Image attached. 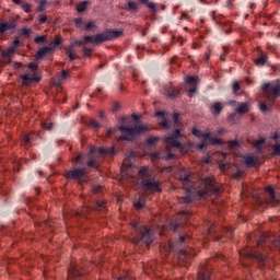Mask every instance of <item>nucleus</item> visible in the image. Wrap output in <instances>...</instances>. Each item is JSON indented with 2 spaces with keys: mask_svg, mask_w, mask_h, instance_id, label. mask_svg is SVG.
Here are the masks:
<instances>
[{
  "mask_svg": "<svg viewBox=\"0 0 280 280\" xmlns=\"http://www.w3.org/2000/svg\"><path fill=\"white\" fill-rule=\"evenodd\" d=\"M66 56H68V58L70 59V61H75L77 59H79V56L75 55L74 49H73V44H71L68 47V50H66Z\"/></svg>",
  "mask_w": 280,
  "mask_h": 280,
  "instance_id": "4be33fe9",
  "label": "nucleus"
},
{
  "mask_svg": "<svg viewBox=\"0 0 280 280\" xmlns=\"http://www.w3.org/2000/svg\"><path fill=\"white\" fill-rule=\"evenodd\" d=\"M89 4H90L89 0L79 2V4H77V7H75L77 13L86 12V10H89Z\"/></svg>",
  "mask_w": 280,
  "mask_h": 280,
  "instance_id": "aec40b11",
  "label": "nucleus"
},
{
  "mask_svg": "<svg viewBox=\"0 0 280 280\" xmlns=\"http://www.w3.org/2000/svg\"><path fill=\"white\" fill-rule=\"evenodd\" d=\"M54 51V47L51 46H44L40 49H38V51H36V58L38 59H43L44 56H46L47 54Z\"/></svg>",
  "mask_w": 280,
  "mask_h": 280,
  "instance_id": "a211bd4d",
  "label": "nucleus"
},
{
  "mask_svg": "<svg viewBox=\"0 0 280 280\" xmlns=\"http://www.w3.org/2000/svg\"><path fill=\"white\" fill-rule=\"evenodd\" d=\"M138 176L141 178H149L151 176V171L149 170V166H139Z\"/></svg>",
  "mask_w": 280,
  "mask_h": 280,
  "instance_id": "6ab92c4d",
  "label": "nucleus"
},
{
  "mask_svg": "<svg viewBox=\"0 0 280 280\" xmlns=\"http://www.w3.org/2000/svg\"><path fill=\"white\" fill-rule=\"evenodd\" d=\"M185 83L190 85V89L187 90V95H189V97H191L192 94L197 93L198 77L197 75H187V77H185Z\"/></svg>",
  "mask_w": 280,
  "mask_h": 280,
  "instance_id": "9d476101",
  "label": "nucleus"
},
{
  "mask_svg": "<svg viewBox=\"0 0 280 280\" xmlns=\"http://www.w3.org/2000/svg\"><path fill=\"white\" fill-rule=\"evenodd\" d=\"M180 137H182L180 129H174L173 135L172 136H167L166 138L178 139Z\"/></svg>",
  "mask_w": 280,
  "mask_h": 280,
  "instance_id": "5fc2aeb1",
  "label": "nucleus"
},
{
  "mask_svg": "<svg viewBox=\"0 0 280 280\" xmlns=\"http://www.w3.org/2000/svg\"><path fill=\"white\" fill-rule=\"evenodd\" d=\"M14 51H15L14 47L7 48V51L5 52H1V56L3 58H11L12 55L14 54Z\"/></svg>",
  "mask_w": 280,
  "mask_h": 280,
  "instance_id": "a19ab883",
  "label": "nucleus"
},
{
  "mask_svg": "<svg viewBox=\"0 0 280 280\" xmlns=\"http://www.w3.org/2000/svg\"><path fill=\"white\" fill-rule=\"evenodd\" d=\"M20 79H22V88L24 86H30L31 83H33L34 81L30 80V75L24 74V75H20Z\"/></svg>",
  "mask_w": 280,
  "mask_h": 280,
  "instance_id": "7c9ffc66",
  "label": "nucleus"
},
{
  "mask_svg": "<svg viewBox=\"0 0 280 280\" xmlns=\"http://www.w3.org/2000/svg\"><path fill=\"white\" fill-rule=\"evenodd\" d=\"M266 243V237L260 236L259 240H257V247H261Z\"/></svg>",
  "mask_w": 280,
  "mask_h": 280,
  "instance_id": "0e129e2a",
  "label": "nucleus"
},
{
  "mask_svg": "<svg viewBox=\"0 0 280 280\" xmlns=\"http://www.w3.org/2000/svg\"><path fill=\"white\" fill-rule=\"evenodd\" d=\"M208 144L221 145L222 144V140H220V138H211V139H208Z\"/></svg>",
  "mask_w": 280,
  "mask_h": 280,
  "instance_id": "49530a36",
  "label": "nucleus"
},
{
  "mask_svg": "<svg viewBox=\"0 0 280 280\" xmlns=\"http://www.w3.org/2000/svg\"><path fill=\"white\" fill-rule=\"evenodd\" d=\"M238 147H240V143L237 140H231L230 142H228V149L230 150H233Z\"/></svg>",
  "mask_w": 280,
  "mask_h": 280,
  "instance_id": "3c124183",
  "label": "nucleus"
},
{
  "mask_svg": "<svg viewBox=\"0 0 280 280\" xmlns=\"http://www.w3.org/2000/svg\"><path fill=\"white\" fill-rule=\"evenodd\" d=\"M219 170L220 172L224 173L230 170V164L219 163Z\"/></svg>",
  "mask_w": 280,
  "mask_h": 280,
  "instance_id": "13d9d810",
  "label": "nucleus"
},
{
  "mask_svg": "<svg viewBox=\"0 0 280 280\" xmlns=\"http://www.w3.org/2000/svg\"><path fill=\"white\" fill-rule=\"evenodd\" d=\"M241 177H243V171L236 170V173H233L232 178L235 180H241Z\"/></svg>",
  "mask_w": 280,
  "mask_h": 280,
  "instance_id": "6e6d98bb",
  "label": "nucleus"
},
{
  "mask_svg": "<svg viewBox=\"0 0 280 280\" xmlns=\"http://www.w3.org/2000/svg\"><path fill=\"white\" fill-rule=\"evenodd\" d=\"M11 31V34L16 31V23L15 22H1L0 23V34L3 35L5 32Z\"/></svg>",
  "mask_w": 280,
  "mask_h": 280,
  "instance_id": "4468645a",
  "label": "nucleus"
},
{
  "mask_svg": "<svg viewBox=\"0 0 280 280\" xmlns=\"http://www.w3.org/2000/svg\"><path fill=\"white\" fill-rule=\"evenodd\" d=\"M158 141H160V138L149 137V138H147L145 143H147V145H154L158 143Z\"/></svg>",
  "mask_w": 280,
  "mask_h": 280,
  "instance_id": "ea45409f",
  "label": "nucleus"
},
{
  "mask_svg": "<svg viewBox=\"0 0 280 280\" xmlns=\"http://www.w3.org/2000/svg\"><path fill=\"white\" fill-rule=\"evenodd\" d=\"M88 127L92 128L95 132H97L101 129V124L94 118H91L88 122Z\"/></svg>",
  "mask_w": 280,
  "mask_h": 280,
  "instance_id": "393cba45",
  "label": "nucleus"
},
{
  "mask_svg": "<svg viewBox=\"0 0 280 280\" xmlns=\"http://www.w3.org/2000/svg\"><path fill=\"white\" fill-rule=\"evenodd\" d=\"M196 188L191 187V188H185V197H182V199L184 200L185 205H191L192 202V191H195Z\"/></svg>",
  "mask_w": 280,
  "mask_h": 280,
  "instance_id": "f3484780",
  "label": "nucleus"
},
{
  "mask_svg": "<svg viewBox=\"0 0 280 280\" xmlns=\"http://www.w3.org/2000/svg\"><path fill=\"white\" fill-rule=\"evenodd\" d=\"M141 188H144V191H150L152 194L162 192V186L160 182H153L152 179L141 180Z\"/></svg>",
  "mask_w": 280,
  "mask_h": 280,
  "instance_id": "1a4fd4ad",
  "label": "nucleus"
},
{
  "mask_svg": "<svg viewBox=\"0 0 280 280\" xmlns=\"http://www.w3.org/2000/svg\"><path fill=\"white\" fill-rule=\"evenodd\" d=\"M83 276L82 271L77 269L74 264H70V268H68V278L71 280H75L77 278H81Z\"/></svg>",
  "mask_w": 280,
  "mask_h": 280,
  "instance_id": "2eb2a0df",
  "label": "nucleus"
},
{
  "mask_svg": "<svg viewBox=\"0 0 280 280\" xmlns=\"http://www.w3.org/2000/svg\"><path fill=\"white\" fill-rule=\"evenodd\" d=\"M117 131H121V133H125L119 136V138H117V142L119 141L135 142L136 138H138L139 135L147 133L151 131V129L144 125H139L136 127L121 125L116 128L106 129V137H110L115 135Z\"/></svg>",
  "mask_w": 280,
  "mask_h": 280,
  "instance_id": "f257e3e1",
  "label": "nucleus"
},
{
  "mask_svg": "<svg viewBox=\"0 0 280 280\" xmlns=\"http://www.w3.org/2000/svg\"><path fill=\"white\" fill-rule=\"evenodd\" d=\"M276 155L280 158V143L273 144L271 156H276Z\"/></svg>",
  "mask_w": 280,
  "mask_h": 280,
  "instance_id": "37998d69",
  "label": "nucleus"
},
{
  "mask_svg": "<svg viewBox=\"0 0 280 280\" xmlns=\"http://www.w3.org/2000/svg\"><path fill=\"white\" fill-rule=\"evenodd\" d=\"M103 192V186L100 184L92 186V194L93 195H101Z\"/></svg>",
  "mask_w": 280,
  "mask_h": 280,
  "instance_id": "58836bf2",
  "label": "nucleus"
},
{
  "mask_svg": "<svg viewBox=\"0 0 280 280\" xmlns=\"http://www.w3.org/2000/svg\"><path fill=\"white\" fill-rule=\"evenodd\" d=\"M246 113H248V104L242 103L236 107V114L244 115Z\"/></svg>",
  "mask_w": 280,
  "mask_h": 280,
  "instance_id": "cd10ccee",
  "label": "nucleus"
},
{
  "mask_svg": "<svg viewBox=\"0 0 280 280\" xmlns=\"http://www.w3.org/2000/svg\"><path fill=\"white\" fill-rule=\"evenodd\" d=\"M139 233L141 236H136L130 238V243L133 245H138L139 243H143L144 246L150 247L152 243H154V232L147 226L139 228Z\"/></svg>",
  "mask_w": 280,
  "mask_h": 280,
  "instance_id": "20e7f679",
  "label": "nucleus"
},
{
  "mask_svg": "<svg viewBox=\"0 0 280 280\" xmlns=\"http://www.w3.org/2000/svg\"><path fill=\"white\" fill-rule=\"evenodd\" d=\"M208 145H209L208 141L201 140V142L198 143L197 149L200 150V151H202V150H203L206 147H208Z\"/></svg>",
  "mask_w": 280,
  "mask_h": 280,
  "instance_id": "bf43d9fd",
  "label": "nucleus"
},
{
  "mask_svg": "<svg viewBox=\"0 0 280 280\" xmlns=\"http://www.w3.org/2000/svg\"><path fill=\"white\" fill-rule=\"evenodd\" d=\"M167 96L171 98L180 97V91L168 90Z\"/></svg>",
  "mask_w": 280,
  "mask_h": 280,
  "instance_id": "c03bdc74",
  "label": "nucleus"
},
{
  "mask_svg": "<svg viewBox=\"0 0 280 280\" xmlns=\"http://www.w3.org/2000/svg\"><path fill=\"white\" fill-rule=\"evenodd\" d=\"M212 113L214 116H219L220 113H222V104H220L219 102L214 103Z\"/></svg>",
  "mask_w": 280,
  "mask_h": 280,
  "instance_id": "72a5a7b5",
  "label": "nucleus"
},
{
  "mask_svg": "<svg viewBox=\"0 0 280 280\" xmlns=\"http://www.w3.org/2000/svg\"><path fill=\"white\" fill-rule=\"evenodd\" d=\"M160 126L163 129L167 130L170 128L167 118H163L162 121L160 122Z\"/></svg>",
  "mask_w": 280,
  "mask_h": 280,
  "instance_id": "052dcab7",
  "label": "nucleus"
},
{
  "mask_svg": "<svg viewBox=\"0 0 280 280\" xmlns=\"http://www.w3.org/2000/svg\"><path fill=\"white\" fill-rule=\"evenodd\" d=\"M165 143H167L168 145H171L173 148H178L179 152H182V153H185V154L187 153L186 147L184 144H182L180 141H177L173 137H166Z\"/></svg>",
  "mask_w": 280,
  "mask_h": 280,
  "instance_id": "f8f14e48",
  "label": "nucleus"
},
{
  "mask_svg": "<svg viewBox=\"0 0 280 280\" xmlns=\"http://www.w3.org/2000/svg\"><path fill=\"white\" fill-rule=\"evenodd\" d=\"M265 192H268V195L270 196V200L267 201L266 205H271L273 207H279L280 201L276 197V189L272 186H268V187L265 188Z\"/></svg>",
  "mask_w": 280,
  "mask_h": 280,
  "instance_id": "9b49d317",
  "label": "nucleus"
},
{
  "mask_svg": "<svg viewBox=\"0 0 280 280\" xmlns=\"http://www.w3.org/2000/svg\"><path fill=\"white\" fill-rule=\"evenodd\" d=\"M22 140H23L24 144H28L31 141V133L24 135Z\"/></svg>",
  "mask_w": 280,
  "mask_h": 280,
  "instance_id": "338daca9",
  "label": "nucleus"
},
{
  "mask_svg": "<svg viewBox=\"0 0 280 280\" xmlns=\"http://www.w3.org/2000/svg\"><path fill=\"white\" fill-rule=\"evenodd\" d=\"M95 205L97 206V211H101V210L105 209L106 201L105 200H97V201H95Z\"/></svg>",
  "mask_w": 280,
  "mask_h": 280,
  "instance_id": "603ef678",
  "label": "nucleus"
},
{
  "mask_svg": "<svg viewBox=\"0 0 280 280\" xmlns=\"http://www.w3.org/2000/svg\"><path fill=\"white\" fill-rule=\"evenodd\" d=\"M71 78V70L66 69L60 71V80L66 81Z\"/></svg>",
  "mask_w": 280,
  "mask_h": 280,
  "instance_id": "2f4dec72",
  "label": "nucleus"
},
{
  "mask_svg": "<svg viewBox=\"0 0 280 280\" xmlns=\"http://www.w3.org/2000/svg\"><path fill=\"white\" fill-rule=\"evenodd\" d=\"M120 107H121V104L114 103V105L112 106V113L116 114Z\"/></svg>",
  "mask_w": 280,
  "mask_h": 280,
  "instance_id": "e2e57ef3",
  "label": "nucleus"
},
{
  "mask_svg": "<svg viewBox=\"0 0 280 280\" xmlns=\"http://www.w3.org/2000/svg\"><path fill=\"white\" fill-rule=\"evenodd\" d=\"M122 35V31H117L116 28H105L103 33H97L94 36H84V42L75 40V45L79 47H81L83 44L101 45L106 42L117 40V38H121Z\"/></svg>",
  "mask_w": 280,
  "mask_h": 280,
  "instance_id": "f03ea898",
  "label": "nucleus"
},
{
  "mask_svg": "<svg viewBox=\"0 0 280 280\" xmlns=\"http://www.w3.org/2000/svg\"><path fill=\"white\" fill-rule=\"evenodd\" d=\"M196 137L203 139L202 141H206V142H208V140L215 139L214 137H211V133H209V132L202 133V135H199Z\"/></svg>",
  "mask_w": 280,
  "mask_h": 280,
  "instance_id": "09e8293b",
  "label": "nucleus"
},
{
  "mask_svg": "<svg viewBox=\"0 0 280 280\" xmlns=\"http://www.w3.org/2000/svg\"><path fill=\"white\" fill-rule=\"evenodd\" d=\"M47 22V15L40 14L38 19V23L45 24Z\"/></svg>",
  "mask_w": 280,
  "mask_h": 280,
  "instance_id": "69168bd1",
  "label": "nucleus"
},
{
  "mask_svg": "<svg viewBox=\"0 0 280 280\" xmlns=\"http://www.w3.org/2000/svg\"><path fill=\"white\" fill-rule=\"evenodd\" d=\"M22 8L24 9L25 13H30L31 12V4L30 3H24Z\"/></svg>",
  "mask_w": 280,
  "mask_h": 280,
  "instance_id": "774afa93",
  "label": "nucleus"
},
{
  "mask_svg": "<svg viewBox=\"0 0 280 280\" xmlns=\"http://www.w3.org/2000/svg\"><path fill=\"white\" fill-rule=\"evenodd\" d=\"M128 11L138 12V4L135 1H128Z\"/></svg>",
  "mask_w": 280,
  "mask_h": 280,
  "instance_id": "de8ad7c7",
  "label": "nucleus"
},
{
  "mask_svg": "<svg viewBox=\"0 0 280 280\" xmlns=\"http://www.w3.org/2000/svg\"><path fill=\"white\" fill-rule=\"evenodd\" d=\"M222 55H220V61L224 62L226 61V57L228 55H230V48H228V46H223L222 47Z\"/></svg>",
  "mask_w": 280,
  "mask_h": 280,
  "instance_id": "473e14b6",
  "label": "nucleus"
},
{
  "mask_svg": "<svg viewBox=\"0 0 280 280\" xmlns=\"http://www.w3.org/2000/svg\"><path fill=\"white\" fill-rule=\"evenodd\" d=\"M92 48L84 47L82 48V58H91L92 57Z\"/></svg>",
  "mask_w": 280,
  "mask_h": 280,
  "instance_id": "e433bc0d",
  "label": "nucleus"
},
{
  "mask_svg": "<svg viewBox=\"0 0 280 280\" xmlns=\"http://www.w3.org/2000/svg\"><path fill=\"white\" fill-rule=\"evenodd\" d=\"M197 280H211V276L205 272H198Z\"/></svg>",
  "mask_w": 280,
  "mask_h": 280,
  "instance_id": "8fccbe9b",
  "label": "nucleus"
},
{
  "mask_svg": "<svg viewBox=\"0 0 280 280\" xmlns=\"http://www.w3.org/2000/svg\"><path fill=\"white\" fill-rule=\"evenodd\" d=\"M178 182L186 186L187 183H191V174L187 173L184 176H179Z\"/></svg>",
  "mask_w": 280,
  "mask_h": 280,
  "instance_id": "c85d7f7f",
  "label": "nucleus"
},
{
  "mask_svg": "<svg viewBox=\"0 0 280 280\" xmlns=\"http://www.w3.org/2000/svg\"><path fill=\"white\" fill-rule=\"evenodd\" d=\"M270 249L280 253V236H277L270 241Z\"/></svg>",
  "mask_w": 280,
  "mask_h": 280,
  "instance_id": "b1692460",
  "label": "nucleus"
},
{
  "mask_svg": "<svg viewBox=\"0 0 280 280\" xmlns=\"http://www.w3.org/2000/svg\"><path fill=\"white\" fill-rule=\"evenodd\" d=\"M101 154L103 156H115L116 155V148L110 147V148H105V147H101L97 148L95 145H92V148H90V151L88 152V158L93 159V154Z\"/></svg>",
  "mask_w": 280,
  "mask_h": 280,
  "instance_id": "6e6552de",
  "label": "nucleus"
},
{
  "mask_svg": "<svg viewBox=\"0 0 280 280\" xmlns=\"http://www.w3.org/2000/svg\"><path fill=\"white\" fill-rule=\"evenodd\" d=\"M178 261H179V264H182V265H184V266H186L187 264H189V258L187 257V252H186V249L179 250Z\"/></svg>",
  "mask_w": 280,
  "mask_h": 280,
  "instance_id": "412c9836",
  "label": "nucleus"
},
{
  "mask_svg": "<svg viewBox=\"0 0 280 280\" xmlns=\"http://www.w3.org/2000/svg\"><path fill=\"white\" fill-rule=\"evenodd\" d=\"M88 167L93 170H100V163L95 162L93 158H90V161H88Z\"/></svg>",
  "mask_w": 280,
  "mask_h": 280,
  "instance_id": "c9c22d12",
  "label": "nucleus"
},
{
  "mask_svg": "<svg viewBox=\"0 0 280 280\" xmlns=\"http://www.w3.org/2000/svg\"><path fill=\"white\" fill-rule=\"evenodd\" d=\"M145 208V200L140 199L133 203V209L136 210H142Z\"/></svg>",
  "mask_w": 280,
  "mask_h": 280,
  "instance_id": "f704fd0d",
  "label": "nucleus"
},
{
  "mask_svg": "<svg viewBox=\"0 0 280 280\" xmlns=\"http://www.w3.org/2000/svg\"><path fill=\"white\" fill-rule=\"evenodd\" d=\"M144 5H147V8H149V10L152 11V15H156V12H158L156 3L149 2V3L144 4Z\"/></svg>",
  "mask_w": 280,
  "mask_h": 280,
  "instance_id": "a18cd8bd",
  "label": "nucleus"
},
{
  "mask_svg": "<svg viewBox=\"0 0 280 280\" xmlns=\"http://www.w3.org/2000/svg\"><path fill=\"white\" fill-rule=\"evenodd\" d=\"M93 210H98V209L90 206H82V209L77 210L75 215L77 217L90 215L93 212Z\"/></svg>",
  "mask_w": 280,
  "mask_h": 280,
  "instance_id": "dca6fc26",
  "label": "nucleus"
},
{
  "mask_svg": "<svg viewBox=\"0 0 280 280\" xmlns=\"http://www.w3.org/2000/svg\"><path fill=\"white\" fill-rule=\"evenodd\" d=\"M47 42V35H40L35 37V43L36 44H42Z\"/></svg>",
  "mask_w": 280,
  "mask_h": 280,
  "instance_id": "864d4df0",
  "label": "nucleus"
},
{
  "mask_svg": "<svg viewBox=\"0 0 280 280\" xmlns=\"http://www.w3.org/2000/svg\"><path fill=\"white\" fill-rule=\"evenodd\" d=\"M232 90L233 93H237L238 91H241V85L238 84L237 81L233 82Z\"/></svg>",
  "mask_w": 280,
  "mask_h": 280,
  "instance_id": "680f3d73",
  "label": "nucleus"
},
{
  "mask_svg": "<svg viewBox=\"0 0 280 280\" xmlns=\"http://www.w3.org/2000/svg\"><path fill=\"white\" fill-rule=\"evenodd\" d=\"M61 45H62V36L58 34V35H55V38L52 39L51 43H49L48 47L58 48Z\"/></svg>",
  "mask_w": 280,
  "mask_h": 280,
  "instance_id": "5701e85b",
  "label": "nucleus"
},
{
  "mask_svg": "<svg viewBox=\"0 0 280 280\" xmlns=\"http://www.w3.org/2000/svg\"><path fill=\"white\" fill-rule=\"evenodd\" d=\"M262 95L270 102L275 104L280 96V83L272 86L270 83H265L261 86Z\"/></svg>",
  "mask_w": 280,
  "mask_h": 280,
  "instance_id": "423d86ee",
  "label": "nucleus"
},
{
  "mask_svg": "<svg viewBox=\"0 0 280 280\" xmlns=\"http://www.w3.org/2000/svg\"><path fill=\"white\" fill-rule=\"evenodd\" d=\"M119 124H121V126H130V117L128 116H121V118H119Z\"/></svg>",
  "mask_w": 280,
  "mask_h": 280,
  "instance_id": "79ce46f5",
  "label": "nucleus"
},
{
  "mask_svg": "<svg viewBox=\"0 0 280 280\" xmlns=\"http://www.w3.org/2000/svg\"><path fill=\"white\" fill-rule=\"evenodd\" d=\"M235 0H228L225 1V8L230 9V10H235Z\"/></svg>",
  "mask_w": 280,
  "mask_h": 280,
  "instance_id": "4d7b16f0",
  "label": "nucleus"
},
{
  "mask_svg": "<svg viewBox=\"0 0 280 280\" xmlns=\"http://www.w3.org/2000/svg\"><path fill=\"white\" fill-rule=\"evenodd\" d=\"M84 159V154L80 153V154H77L75 158L71 159L70 162H71V165H78V164H82V160Z\"/></svg>",
  "mask_w": 280,
  "mask_h": 280,
  "instance_id": "c756f323",
  "label": "nucleus"
},
{
  "mask_svg": "<svg viewBox=\"0 0 280 280\" xmlns=\"http://www.w3.org/2000/svg\"><path fill=\"white\" fill-rule=\"evenodd\" d=\"M265 138H260L259 140L255 141L254 142V148L257 150V151H261L262 149V144H265Z\"/></svg>",
  "mask_w": 280,
  "mask_h": 280,
  "instance_id": "4c0bfd02",
  "label": "nucleus"
},
{
  "mask_svg": "<svg viewBox=\"0 0 280 280\" xmlns=\"http://www.w3.org/2000/svg\"><path fill=\"white\" fill-rule=\"evenodd\" d=\"M42 129L47 131L54 130V122H51V119L47 118L46 120L42 121Z\"/></svg>",
  "mask_w": 280,
  "mask_h": 280,
  "instance_id": "a878e982",
  "label": "nucleus"
},
{
  "mask_svg": "<svg viewBox=\"0 0 280 280\" xmlns=\"http://www.w3.org/2000/svg\"><path fill=\"white\" fill-rule=\"evenodd\" d=\"M268 60V56L266 55H260L256 59H254V65L255 66H265L266 61Z\"/></svg>",
  "mask_w": 280,
  "mask_h": 280,
  "instance_id": "bb28decb",
  "label": "nucleus"
},
{
  "mask_svg": "<svg viewBox=\"0 0 280 280\" xmlns=\"http://www.w3.org/2000/svg\"><path fill=\"white\" fill-rule=\"evenodd\" d=\"M201 183L206 186L203 190H197L198 198L203 199L206 196H219L220 188L215 186V179L211 177H206L201 179Z\"/></svg>",
  "mask_w": 280,
  "mask_h": 280,
  "instance_id": "39448f33",
  "label": "nucleus"
},
{
  "mask_svg": "<svg viewBox=\"0 0 280 280\" xmlns=\"http://www.w3.org/2000/svg\"><path fill=\"white\" fill-rule=\"evenodd\" d=\"M63 178L66 180L77 182L79 185H88L90 182L89 175H86V168L84 167H73L63 173Z\"/></svg>",
  "mask_w": 280,
  "mask_h": 280,
  "instance_id": "7ed1b4c3",
  "label": "nucleus"
},
{
  "mask_svg": "<svg viewBox=\"0 0 280 280\" xmlns=\"http://www.w3.org/2000/svg\"><path fill=\"white\" fill-rule=\"evenodd\" d=\"M243 257L249 260L257 261V265L259 266L260 269H265L266 267L265 261L268 258L265 254H262L261 252H258L255 248L244 252Z\"/></svg>",
  "mask_w": 280,
  "mask_h": 280,
  "instance_id": "0eeeda50",
  "label": "nucleus"
},
{
  "mask_svg": "<svg viewBox=\"0 0 280 280\" xmlns=\"http://www.w3.org/2000/svg\"><path fill=\"white\" fill-rule=\"evenodd\" d=\"M244 164L246 165V167H259V166H261V162H260L259 158L254 156V155H247L244 159Z\"/></svg>",
  "mask_w": 280,
  "mask_h": 280,
  "instance_id": "ddd939ff",
  "label": "nucleus"
}]
</instances>
